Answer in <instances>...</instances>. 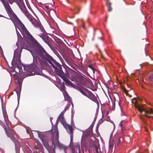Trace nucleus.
<instances>
[{"instance_id":"1","label":"nucleus","mask_w":153,"mask_h":153,"mask_svg":"<svg viewBox=\"0 0 153 153\" xmlns=\"http://www.w3.org/2000/svg\"><path fill=\"white\" fill-rule=\"evenodd\" d=\"M34 48V50L31 52V54L34 59L38 60L42 67H46L48 65L46 61L47 60L54 69L55 72L67 84L74 87L75 85L65 77L61 65L47 52L40 45L35 46Z\"/></svg>"},{"instance_id":"2","label":"nucleus","mask_w":153,"mask_h":153,"mask_svg":"<svg viewBox=\"0 0 153 153\" xmlns=\"http://www.w3.org/2000/svg\"><path fill=\"white\" fill-rule=\"evenodd\" d=\"M4 3L9 17L4 16L3 17L7 19H10L14 24L16 23L19 25L20 27V30L24 38H26L27 40L28 39L29 40L31 43H35L36 42V40L27 30L24 25L14 13L9 4L7 2H4Z\"/></svg>"},{"instance_id":"3","label":"nucleus","mask_w":153,"mask_h":153,"mask_svg":"<svg viewBox=\"0 0 153 153\" xmlns=\"http://www.w3.org/2000/svg\"><path fill=\"white\" fill-rule=\"evenodd\" d=\"M4 125L5 127H4V129L6 134L7 137H10V139L13 141L15 145L16 151V152H18L19 150L20 145L17 138V134L13 130L9 128H7L6 127L5 125H7V124L4 118Z\"/></svg>"},{"instance_id":"4","label":"nucleus","mask_w":153,"mask_h":153,"mask_svg":"<svg viewBox=\"0 0 153 153\" xmlns=\"http://www.w3.org/2000/svg\"><path fill=\"white\" fill-rule=\"evenodd\" d=\"M135 107L140 112L141 114V116H140V118L144 123H145L146 122L144 120L142 116L149 118L152 117V116L150 115L153 114V110L152 108H150L149 109H147L146 108L145 106L137 104L135 105Z\"/></svg>"},{"instance_id":"5","label":"nucleus","mask_w":153,"mask_h":153,"mask_svg":"<svg viewBox=\"0 0 153 153\" xmlns=\"http://www.w3.org/2000/svg\"><path fill=\"white\" fill-rule=\"evenodd\" d=\"M39 137L41 140L44 146L47 149V151L45 152L43 148L42 147L41 149L42 153H50L51 151L50 149L51 146L49 144L48 139L46 134L42 133L39 131H37Z\"/></svg>"},{"instance_id":"6","label":"nucleus","mask_w":153,"mask_h":153,"mask_svg":"<svg viewBox=\"0 0 153 153\" xmlns=\"http://www.w3.org/2000/svg\"><path fill=\"white\" fill-rule=\"evenodd\" d=\"M27 18L35 27L39 28L41 32L44 33V29L37 20L33 18L31 15H29Z\"/></svg>"},{"instance_id":"7","label":"nucleus","mask_w":153,"mask_h":153,"mask_svg":"<svg viewBox=\"0 0 153 153\" xmlns=\"http://www.w3.org/2000/svg\"><path fill=\"white\" fill-rule=\"evenodd\" d=\"M30 43L31 42L29 40H26L25 41H24L23 42H22V47L23 48H24L25 49L29 50L30 51V52H31V51L34 50V46L38 45H39V44H38L37 45H36L34 46L33 48V50H30Z\"/></svg>"},{"instance_id":"8","label":"nucleus","mask_w":153,"mask_h":153,"mask_svg":"<svg viewBox=\"0 0 153 153\" xmlns=\"http://www.w3.org/2000/svg\"><path fill=\"white\" fill-rule=\"evenodd\" d=\"M2 3L5 8L4 5V2H7L9 5V4L8 3L9 2L10 4H12L14 2H16L17 4H20L21 5H25L24 3L23 0H7L8 2L6 0H1ZM10 6V5H9ZM6 10V9H5Z\"/></svg>"},{"instance_id":"9","label":"nucleus","mask_w":153,"mask_h":153,"mask_svg":"<svg viewBox=\"0 0 153 153\" xmlns=\"http://www.w3.org/2000/svg\"><path fill=\"white\" fill-rule=\"evenodd\" d=\"M20 55L19 54H16L15 52L14 55V58L13 60V62L15 65L21 64L20 60Z\"/></svg>"},{"instance_id":"10","label":"nucleus","mask_w":153,"mask_h":153,"mask_svg":"<svg viewBox=\"0 0 153 153\" xmlns=\"http://www.w3.org/2000/svg\"><path fill=\"white\" fill-rule=\"evenodd\" d=\"M28 70L27 71L30 72L33 71L34 73L38 71L39 70L38 67L35 65H31L27 67Z\"/></svg>"},{"instance_id":"11","label":"nucleus","mask_w":153,"mask_h":153,"mask_svg":"<svg viewBox=\"0 0 153 153\" xmlns=\"http://www.w3.org/2000/svg\"><path fill=\"white\" fill-rule=\"evenodd\" d=\"M113 140L115 141L116 145L118 146L121 144L124 141V139L123 137L117 136L114 138Z\"/></svg>"},{"instance_id":"12","label":"nucleus","mask_w":153,"mask_h":153,"mask_svg":"<svg viewBox=\"0 0 153 153\" xmlns=\"http://www.w3.org/2000/svg\"><path fill=\"white\" fill-rule=\"evenodd\" d=\"M40 36L43 39V41L48 44L49 46H51V44L48 39V36L46 35H41L39 36Z\"/></svg>"},{"instance_id":"13","label":"nucleus","mask_w":153,"mask_h":153,"mask_svg":"<svg viewBox=\"0 0 153 153\" xmlns=\"http://www.w3.org/2000/svg\"><path fill=\"white\" fill-rule=\"evenodd\" d=\"M76 149H78L79 151H80L79 145L71 146L70 149L71 153H75Z\"/></svg>"},{"instance_id":"14","label":"nucleus","mask_w":153,"mask_h":153,"mask_svg":"<svg viewBox=\"0 0 153 153\" xmlns=\"http://www.w3.org/2000/svg\"><path fill=\"white\" fill-rule=\"evenodd\" d=\"M15 79L19 82V86L21 88L22 83L23 80V79L19 76H16L15 77Z\"/></svg>"},{"instance_id":"15","label":"nucleus","mask_w":153,"mask_h":153,"mask_svg":"<svg viewBox=\"0 0 153 153\" xmlns=\"http://www.w3.org/2000/svg\"><path fill=\"white\" fill-rule=\"evenodd\" d=\"M79 91L83 95L87 97H88V95L85 93L86 92H89L88 90L87 89L83 88L82 89H79Z\"/></svg>"},{"instance_id":"16","label":"nucleus","mask_w":153,"mask_h":153,"mask_svg":"<svg viewBox=\"0 0 153 153\" xmlns=\"http://www.w3.org/2000/svg\"><path fill=\"white\" fill-rule=\"evenodd\" d=\"M49 14L52 19L53 18H55L57 16L56 12L53 10H51L49 12Z\"/></svg>"},{"instance_id":"17","label":"nucleus","mask_w":153,"mask_h":153,"mask_svg":"<svg viewBox=\"0 0 153 153\" xmlns=\"http://www.w3.org/2000/svg\"><path fill=\"white\" fill-rule=\"evenodd\" d=\"M57 143L56 144V145L57 147L60 149H64V148L65 147H67L66 146H65L63 145V144L60 143L58 140H57Z\"/></svg>"},{"instance_id":"18","label":"nucleus","mask_w":153,"mask_h":153,"mask_svg":"<svg viewBox=\"0 0 153 153\" xmlns=\"http://www.w3.org/2000/svg\"><path fill=\"white\" fill-rule=\"evenodd\" d=\"M106 4L108 7V10L109 12H110L112 10V8L111 7V3L108 1H106Z\"/></svg>"},{"instance_id":"19","label":"nucleus","mask_w":153,"mask_h":153,"mask_svg":"<svg viewBox=\"0 0 153 153\" xmlns=\"http://www.w3.org/2000/svg\"><path fill=\"white\" fill-rule=\"evenodd\" d=\"M58 119H59V121H60L61 123L63 124L64 122L65 121L64 115L63 114H62L61 113L59 116V117H58Z\"/></svg>"},{"instance_id":"20","label":"nucleus","mask_w":153,"mask_h":153,"mask_svg":"<svg viewBox=\"0 0 153 153\" xmlns=\"http://www.w3.org/2000/svg\"><path fill=\"white\" fill-rule=\"evenodd\" d=\"M67 126H68V128L69 130V134H73V128L71 126L67 124Z\"/></svg>"},{"instance_id":"21","label":"nucleus","mask_w":153,"mask_h":153,"mask_svg":"<svg viewBox=\"0 0 153 153\" xmlns=\"http://www.w3.org/2000/svg\"><path fill=\"white\" fill-rule=\"evenodd\" d=\"M51 50L53 51V53L57 56H58L59 54L58 52L52 46L51 44V46H49Z\"/></svg>"},{"instance_id":"22","label":"nucleus","mask_w":153,"mask_h":153,"mask_svg":"<svg viewBox=\"0 0 153 153\" xmlns=\"http://www.w3.org/2000/svg\"><path fill=\"white\" fill-rule=\"evenodd\" d=\"M99 148L97 145H94L93 147V150L95 153H99L98 149Z\"/></svg>"},{"instance_id":"23","label":"nucleus","mask_w":153,"mask_h":153,"mask_svg":"<svg viewBox=\"0 0 153 153\" xmlns=\"http://www.w3.org/2000/svg\"><path fill=\"white\" fill-rule=\"evenodd\" d=\"M88 67L90 68L91 69H92V71L93 72V73L94 74V71H97V70L96 69H95L94 67H93V65L92 64H90L89 65Z\"/></svg>"},{"instance_id":"24","label":"nucleus","mask_w":153,"mask_h":153,"mask_svg":"<svg viewBox=\"0 0 153 153\" xmlns=\"http://www.w3.org/2000/svg\"><path fill=\"white\" fill-rule=\"evenodd\" d=\"M76 80L79 81V80H82L83 79V77L80 75L78 74L76 76Z\"/></svg>"},{"instance_id":"25","label":"nucleus","mask_w":153,"mask_h":153,"mask_svg":"<svg viewBox=\"0 0 153 153\" xmlns=\"http://www.w3.org/2000/svg\"><path fill=\"white\" fill-rule=\"evenodd\" d=\"M88 94L89 95H88V97H87L90 99L91 100H92V98L94 97V94L91 91L89 92Z\"/></svg>"},{"instance_id":"26","label":"nucleus","mask_w":153,"mask_h":153,"mask_svg":"<svg viewBox=\"0 0 153 153\" xmlns=\"http://www.w3.org/2000/svg\"><path fill=\"white\" fill-rule=\"evenodd\" d=\"M114 146L113 142H110L109 144V147L110 149H112Z\"/></svg>"},{"instance_id":"27","label":"nucleus","mask_w":153,"mask_h":153,"mask_svg":"<svg viewBox=\"0 0 153 153\" xmlns=\"http://www.w3.org/2000/svg\"><path fill=\"white\" fill-rule=\"evenodd\" d=\"M23 13L27 17L30 15L27 10H24Z\"/></svg>"},{"instance_id":"28","label":"nucleus","mask_w":153,"mask_h":153,"mask_svg":"<svg viewBox=\"0 0 153 153\" xmlns=\"http://www.w3.org/2000/svg\"><path fill=\"white\" fill-rule=\"evenodd\" d=\"M51 146L52 148L53 149V151L54 152L55 151V146L53 140L52 141V145Z\"/></svg>"},{"instance_id":"29","label":"nucleus","mask_w":153,"mask_h":153,"mask_svg":"<svg viewBox=\"0 0 153 153\" xmlns=\"http://www.w3.org/2000/svg\"><path fill=\"white\" fill-rule=\"evenodd\" d=\"M65 87L64 85H62L61 86V89L62 91H65Z\"/></svg>"},{"instance_id":"30","label":"nucleus","mask_w":153,"mask_h":153,"mask_svg":"<svg viewBox=\"0 0 153 153\" xmlns=\"http://www.w3.org/2000/svg\"><path fill=\"white\" fill-rule=\"evenodd\" d=\"M16 67L19 70L21 69L22 68L21 64L15 65Z\"/></svg>"},{"instance_id":"31","label":"nucleus","mask_w":153,"mask_h":153,"mask_svg":"<svg viewBox=\"0 0 153 153\" xmlns=\"http://www.w3.org/2000/svg\"><path fill=\"white\" fill-rule=\"evenodd\" d=\"M55 131H56V136L57 137L59 136V131L58 130L57 127L56 126L55 127Z\"/></svg>"},{"instance_id":"32","label":"nucleus","mask_w":153,"mask_h":153,"mask_svg":"<svg viewBox=\"0 0 153 153\" xmlns=\"http://www.w3.org/2000/svg\"><path fill=\"white\" fill-rule=\"evenodd\" d=\"M149 80L151 82L153 83V76L150 75L149 78Z\"/></svg>"},{"instance_id":"33","label":"nucleus","mask_w":153,"mask_h":153,"mask_svg":"<svg viewBox=\"0 0 153 153\" xmlns=\"http://www.w3.org/2000/svg\"><path fill=\"white\" fill-rule=\"evenodd\" d=\"M70 135L71 143L73 142V134Z\"/></svg>"},{"instance_id":"34","label":"nucleus","mask_w":153,"mask_h":153,"mask_svg":"<svg viewBox=\"0 0 153 153\" xmlns=\"http://www.w3.org/2000/svg\"><path fill=\"white\" fill-rule=\"evenodd\" d=\"M17 97H18V103H19V98L20 97V95H19V96L18 95V93L17 92Z\"/></svg>"},{"instance_id":"35","label":"nucleus","mask_w":153,"mask_h":153,"mask_svg":"<svg viewBox=\"0 0 153 153\" xmlns=\"http://www.w3.org/2000/svg\"><path fill=\"white\" fill-rule=\"evenodd\" d=\"M74 125V123L73 122V121L72 120H71V126H73Z\"/></svg>"},{"instance_id":"36","label":"nucleus","mask_w":153,"mask_h":153,"mask_svg":"<svg viewBox=\"0 0 153 153\" xmlns=\"http://www.w3.org/2000/svg\"><path fill=\"white\" fill-rule=\"evenodd\" d=\"M120 126H121V129H122V130H124L125 128L123 127L122 125L121 124V123H120Z\"/></svg>"},{"instance_id":"37","label":"nucleus","mask_w":153,"mask_h":153,"mask_svg":"<svg viewBox=\"0 0 153 153\" xmlns=\"http://www.w3.org/2000/svg\"><path fill=\"white\" fill-rule=\"evenodd\" d=\"M45 8L49 10V6L48 5H46L45 6Z\"/></svg>"},{"instance_id":"38","label":"nucleus","mask_w":153,"mask_h":153,"mask_svg":"<svg viewBox=\"0 0 153 153\" xmlns=\"http://www.w3.org/2000/svg\"><path fill=\"white\" fill-rule=\"evenodd\" d=\"M67 147H65L64 148V152L65 153H67L66 152V149H67Z\"/></svg>"},{"instance_id":"39","label":"nucleus","mask_w":153,"mask_h":153,"mask_svg":"<svg viewBox=\"0 0 153 153\" xmlns=\"http://www.w3.org/2000/svg\"><path fill=\"white\" fill-rule=\"evenodd\" d=\"M82 26L84 29H85V26L84 24L82 25Z\"/></svg>"},{"instance_id":"40","label":"nucleus","mask_w":153,"mask_h":153,"mask_svg":"<svg viewBox=\"0 0 153 153\" xmlns=\"http://www.w3.org/2000/svg\"><path fill=\"white\" fill-rule=\"evenodd\" d=\"M150 75H152L153 76V71H152L150 73Z\"/></svg>"},{"instance_id":"41","label":"nucleus","mask_w":153,"mask_h":153,"mask_svg":"<svg viewBox=\"0 0 153 153\" xmlns=\"http://www.w3.org/2000/svg\"><path fill=\"white\" fill-rule=\"evenodd\" d=\"M99 51H100V52L101 53V51H100V49H99Z\"/></svg>"},{"instance_id":"42","label":"nucleus","mask_w":153,"mask_h":153,"mask_svg":"<svg viewBox=\"0 0 153 153\" xmlns=\"http://www.w3.org/2000/svg\"><path fill=\"white\" fill-rule=\"evenodd\" d=\"M96 47L97 48H98V46H97V45H96Z\"/></svg>"},{"instance_id":"43","label":"nucleus","mask_w":153,"mask_h":153,"mask_svg":"<svg viewBox=\"0 0 153 153\" xmlns=\"http://www.w3.org/2000/svg\"><path fill=\"white\" fill-rule=\"evenodd\" d=\"M34 153H37V152H34Z\"/></svg>"},{"instance_id":"44","label":"nucleus","mask_w":153,"mask_h":153,"mask_svg":"<svg viewBox=\"0 0 153 153\" xmlns=\"http://www.w3.org/2000/svg\"><path fill=\"white\" fill-rule=\"evenodd\" d=\"M78 13H77V12H76L75 13V14H77Z\"/></svg>"},{"instance_id":"45","label":"nucleus","mask_w":153,"mask_h":153,"mask_svg":"<svg viewBox=\"0 0 153 153\" xmlns=\"http://www.w3.org/2000/svg\"><path fill=\"white\" fill-rule=\"evenodd\" d=\"M64 126V127H65V128H66V127L65 126Z\"/></svg>"},{"instance_id":"46","label":"nucleus","mask_w":153,"mask_h":153,"mask_svg":"<svg viewBox=\"0 0 153 153\" xmlns=\"http://www.w3.org/2000/svg\"><path fill=\"white\" fill-rule=\"evenodd\" d=\"M77 9H78V10H79V8H77Z\"/></svg>"},{"instance_id":"47","label":"nucleus","mask_w":153,"mask_h":153,"mask_svg":"<svg viewBox=\"0 0 153 153\" xmlns=\"http://www.w3.org/2000/svg\"><path fill=\"white\" fill-rule=\"evenodd\" d=\"M135 99H135V98H134V100H135Z\"/></svg>"},{"instance_id":"48","label":"nucleus","mask_w":153,"mask_h":153,"mask_svg":"<svg viewBox=\"0 0 153 153\" xmlns=\"http://www.w3.org/2000/svg\"><path fill=\"white\" fill-rule=\"evenodd\" d=\"M71 10L72 11H73V10H72V9H71Z\"/></svg>"},{"instance_id":"49","label":"nucleus","mask_w":153,"mask_h":153,"mask_svg":"<svg viewBox=\"0 0 153 153\" xmlns=\"http://www.w3.org/2000/svg\"><path fill=\"white\" fill-rule=\"evenodd\" d=\"M100 39H102L101 38H100Z\"/></svg>"},{"instance_id":"50","label":"nucleus","mask_w":153,"mask_h":153,"mask_svg":"<svg viewBox=\"0 0 153 153\" xmlns=\"http://www.w3.org/2000/svg\"><path fill=\"white\" fill-rule=\"evenodd\" d=\"M66 0L67 1H68V0Z\"/></svg>"}]
</instances>
